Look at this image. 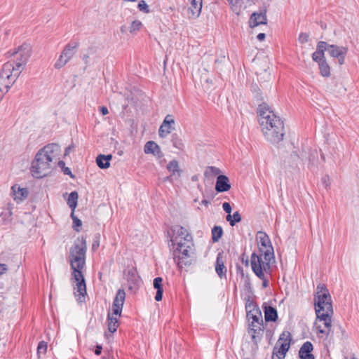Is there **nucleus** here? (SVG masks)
Wrapping results in <instances>:
<instances>
[{"label": "nucleus", "mask_w": 359, "mask_h": 359, "mask_svg": "<svg viewBox=\"0 0 359 359\" xmlns=\"http://www.w3.org/2000/svg\"><path fill=\"white\" fill-rule=\"evenodd\" d=\"M313 349V344L310 341H306L303 344L299 351V357L300 359H315V356L311 353Z\"/></svg>", "instance_id": "obj_20"}, {"label": "nucleus", "mask_w": 359, "mask_h": 359, "mask_svg": "<svg viewBox=\"0 0 359 359\" xmlns=\"http://www.w3.org/2000/svg\"><path fill=\"white\" fill-rule=\"evenodd\" d=\"M330 44H328L325 41H319L317 44L316 50H318L321 54L325 53V51L328 52V48Z\"/></svg>", "instance_id": "obj_36"}, {"label": "nucleus", "mask_w": 359, "mask_h": 359, "mask_svg": "<svg viewBox=\"0 0 359 359\" xmlns=\"http://www.w3.org/2000/svg\"><path fill=\"white\" fill-rule=\"evenodd\" d=\"M174 124L175 120L172 116L170 114L167 115L159 128L158 135L162 138L167 137L174 130Z\"/></svg>", "instance_id": "obj_13"}, {"label": "nucleus", "mask_w": 359, "mask_h": 359, "mask_svg": "<svg viewBox=\"0 0 359 359\" xmlns=\"http://www.w3.org/2000/svg\"><path fill=\"white\" fill-rule=\"evenodd\" d=\"M247 284H248V285H250V280H249L248 278V280H247Z\"/></svg>", "instance_id": "obj_63"}, {"label": "nucleus", "mask_w": 359, "mask_h": 359, "mask_svg": "<svg viewBox=\"0 0 359 359\" xmlns=\"http://www.w3.org/2000/svg\"><path fill=\"white\" fill-rule=\"evenodd\" d=\"M100 111L102 115H107L109 113L108 109L104 106L100 107Z\"/></svg>", "instance_id": "obj_49"}, {"label": "nucleus", "mask_w": 359, "mask_h": 359, "mask_svg": "<svg viewBox=\"0 0 359 359\" xmlns=\"http://www.w3.org/2000/svg\"><path fill=\"white\" fill-rule=\"evenodd\" d=\"M348 53V48L345 46H339L337 45L331 44L328 48V54L338 60L339 65L344 64L345 57Z\"/></svg>", "instance_id": "obj_11"}, {"label": "nucleus", "mask_w": 359, "mask_h": 359, "mask_svg": "<svg viewBox=\"0 0 359 359\" xmlns=\"http://www.w3.org/2000/svg\"><path fill=\"white\" fill-rule=\"evenodd\" d=\"M78 198L79 194L77 191H74L70 193L67 198V203L73 212L74 211L75 208L77 206Z\"/></svg>", "instance_id": "obj_29"}, {"label": "nucleus", "mask_w": 359, "mask_h": 359, "mask_svg": "<svg viewBox=\"0 0 359 359\" xmlns=\"http://www.w3.org/2000/svg\"><path fill=\"white\" fill-rule=\"evenodd\" d=\"M223 210L228 214L231 212V206L229 203L225 202L222 205Z\"/></svg>", "instance_id": "obj_47"}, {"label": "nucleus", "mask_w": 359, "mask_h": 359, "mask_svg": "<svg viewBox=\"0 0 359 359\" xmlns=\"http://www.w3.org/2000/svg\"><path fill=\"white\" fill-rule=\"evenodd\" d=\"M60 151V146L57 144H48L41 149L32 161L31 171L36 178L46 177L51 171V163L56 159Z\"/></svg>", "instance_id": "obj_5"}, {"label": "nucleus", "mask_w": 359, "mask_h": 359, "mask_svg": "<svg viewBox=\"0 0 359 359\" xmlns=\"http://www.w3.org/2000/svg\"><path fill=\"white\" fill-rule=\"evenodd\" d=\"M102 346L100 345H97L96 347H95V353L97 355H99L101 354L102 353Z\"/></svg>", "instance_id": "obj_50"}, {"label": "nucleus", "mask_w": 359, "mask_h": 359, "mask_svg": "<svg viewBox=\"0 0 359 359\" xmlns=\"http://www.w3.org/2000/svg\"><path fill=\"white\" fill-rule=\"evenodd\" d=\"M262 309L264 313V318L266 322H275L278 319L277 310L268 305L266 302H264L262 305Z\"/></svg>", "instance_id": "obj_21"}, {"label": "nucleus", "mask_w": 359, "mask_h": 359, "mask_svg": "<svg viewBox=\"0 0 359 359\" xmlns=\"http://www.w3.org/2000/svg\"><path fill=\"white\" fill-rule=\"evenodd\" d=\"M58 165L62 169L65 175H69L72 178H74V175L72 174L71 170L67 167H65V163L64 161H59Z\"/></svg>", "instance_id": "obj_40"}, {"label": "nucleus", "mask_w": 359, "mask_h": 359, "mask_svg": "<svg viewBox=\"0 0 359 359\" xmlns=\"http://www.w3.org/2000/svg\"><path fill=\"white\" fill-rule=\"evenodd\" d=\"M100 234L97 233L95 236V239L93 241V243L92 245V248L93 250H96L100 246Z\"/></svg>", "instance_id": "obj_45"}, {"label": "nucleus", "mask_w": 359, "mask_h": 359, "mask_svg": "<svg viewBox=\"0 0 359 359\" xmlns=\"http://www.w3.org/2000/svg\"><path fill=\"white\" fill-rule=\"evenodd\" d=\"M257 239L258 240L259 250L260 252L259 257L262 259V256H264V262L271 264V262L274 260V251L269 236L263 231H258Z\"/></svg>", "instance_id": "obj_8"}, {"label": "nucleus", "mask_w": 359, "mask_h": 359, "mask_svg": "<svg viewBox=\"0 0 359 359\" xmlns=\"http://www.w3.org/2000/svg\"><path fill=\"white\" fill-rule=\"evenodd\" d=\"M250 328L257 329V322L252 321L249 324V328L248 329H250Z\"/></svg>", "instance_id": "obj_52"}, {"label": "nucleus", "mask_w": 359, "mask_h": 359, "mask_svg": "<svg viewBox=\"0 0 359 359\" xmlns=\"http://www.w3.org/2000/svg\"><path fill=\"white\" fill-rule=\"evenodd\" d=\"M86 241L83 236L78 237L69 249V262L73 270L72 280L76 283L74 287V294L79 297L77 300L79 302H83L87 294L86 281L82 272L86 264Z\"/></svg>", "instance_id": "obj_1"}, {"label": "nucleus", "mask_w": 359, "mask_h": 359, "mask_svg": "<svg viewBox=\"0 0 359 359\" xmlns=\"http://www.w3.org/2000/svg\"><path fill=\"white\" fill-rule=\"evenodd\" d=\"M11 191L13 199L17 203L22 202L28 196V190L26 188H20L16 184L11 187Z\"/></svg>", "instance_id": "obj_22"}, {"label": "nucleus", "mask_w": 359, "mask_h": 359, "mask_svg": "<svg viewBox=\"0 0 359 359\" xmlns=\"http://www.w3.org/2000/svg\"><path fill=\"white\" fill-rule=\"evenodd\" d=\"M209 203H210V202L205 199H203L201 201L202 205H208Z\"/></svg>", "instance_id": "obj_57"}, {"label": "nucleus", "mask_w": 359, "mask_h": 359, "mask_svg": "<svg viewBox=\"0 0 359 359\" xmlns=\"http://www.w3.org/2000/svg\"><path fill=\"white\" fill-rule=\"evenodd\" d=\"M318 64L321 76L323 77H329L330 76V67L326 59L323 60V61Z\"/></svg>", "instance_id": "obj_28"}, {"label": "nucleus", "mask_w": 359, "mask_h": 359, "mask_svg": "<svg viewBox=\"0 0 359 359\" xmlns=\"http://www.w3.org/2000/svg\"><path fill=\"white\" fill-rule=\"evenodd\" d=\"M257 114L262 130L267 140L273 144L282 141L285 135L283 120L266 104L259 105Z\"/></svg>", "instance_id": "obj_4"}, {"label": "nucleus", "mask_w": 359, "mask_h": 359, "mask_svg": "<svg viewBox=\"0 0 359 359\" xmlns=\"http://www.w3.org/2000/svg\"><path fill=\"white\" fill-rule=\"evenodd\" d=\"M107 320L109 331L111 333L115 332L118 327V320L117 316L113 314V312L111 313H109Z\"/></svg>", "instance_id": "obj_27"}, {"label": "nucleus", "mask_w": 359, "mask_h": 359, "mask_svg": "<svg viewBox=\"0 0 359 359\" xmlns=\"http://www.w3.org/2000/svg\"><path fill=\"white\" fill-rule=\"evenodd\" d=\"M251 266L255 275L262 280V287L266 288L269 285V279L265 276L264 273H271V264L264 262V260L256 253L251 255Z\"/></svg>", "instance_id": "obj_7"}, {"label": "nucleus", "mask_w": 359, "mask_h": 359, "mask_svg": "<svg viewBox=\"0 0 359 359\" xmlns=\"http://www.w3.org/2000/svg\"><path fill=\"white\" fill-rule=\"evenodd\" d=\"M314 296L316 314L314 329L316 332L328 336L332 327L331 316L333 314V309L331 296L326 285H318Z\"/></svg>", "instance_id": "obj_3"}, {"label": "nucleus", "mask_w": 359, "mask_h": 359, "mask_svg": "<svg viewBox=\"0 0 359 359\" xmlns=\"http://www.w3.org/2000/svg\"><path fill=\"white\" fill-rule=\"evenodd\" d=\"M124 1H130V2H135L137 0H123Z\"/></svg>", "instance_id": "obj_62"}, {"label": "nucleus", "mask_w": 359, "mask_h": 359, "mask_svg": "<svg viewBox=\"0 0 359 359\" xmlns=\"http://www.w3.org/2000/svg\"><path fill=\"white\" fill-rule=\"evenodd\" d=\"M170 241L175 248L174 256L178 257L177 264L182 267L183 259L189 257V252L194 246L191 235L188 230L180 225H175L170 228Z\"/></svg>", "instance_id": "obj_6"}, {"label": "nucleus", "mask_w": 359, "mask_h": 359, "mask_svg": "<svg viewBox=\"0 0 359 359\" xmlns=\"http://www.w3.org/2000/svg\"><path fill=\"white\" fill-rule=\"evenodd\" d=\"M257 38L259 41H263L264 40V39L266 38V34L264 33H259L257 36Z\"/></svg>", "instance_id": "obj_51"}, {"label": "nucleus", "mask_w": 359, "mask_h": 359, "mask_svg": "<svg viewBox=\"0 0 359 359\" xmlns=\"http://www.w3.org/2000/svg\"><path fill=\"white\" fill-rule=\"evenodd\" d=\"M12 210H13V205L11 204V203H8L6 210H7V211H9V210L12 211Z\"/></svg>", "instance_id": "obj_56"}, {"label": "nucleus", "mask_w": 359, "mask_h": 359, "mask_svg": "<svg viewBox=\"0 0 359 359\" xmlns=\"http://www.w3.org/2000/svg\"><path fill=\"white\" fill-rule=\"evenodd\" d=\"M168 170L172 174V176H177L180 177L182 172L179 166V163L177 160L170 161L167 165Z\"/></svg>", "instance_id": "obj_26"}, {"label": "nucleus", "mask_w": 359, "mask_h": 359, "mask_svg": "<svg viewBox=\"0 0 359 359\" xmlns=\"http://www.w3.org/2000/svg\"><path fill=\"white\" fill-rule=\"evenodd\" d=\"M71 217L73 220L74 229H75L76 231L79 232L80 231L79 227L81 226V225H82L81 220L79 219L77 217H76L74 215V213L73 211L71 213Z\"/></svg>", "instance_id": "obj_35"}, {"label": "nucleus", "mask_w": 359, "mask_h": 359, "mask_svg": "<svg viewBox=\"0 0 359 359\" xmlns=\"http://www.w3.org/2000/svg\"><path fill=\"white\" fill-rule=\"evenodd\" d=\"M309 35L307 33H301L299 36L298 40L301 43H305L308 42Z\"/></svg>", "instance_id": "obj_44"}, {"label": "nucleus", "mask_w": 359, "mask_h": 359, "mask_svg": "<svg viewBox=\"0 0 359 359\" xmlns=\"http://www.w3.org/2000/svg\"><path fill=\"white\" fill-rule=\"evenodd\" d=\"M232 10L237 13L240 11L241 0H227Z\"/></svg>", "instance_id": "obj_37"}, {"label": "nucleus", "mask_w": 359, "mask_h": 359, "mask_svg": "<svg viewBox=\"0 0 359 359\" xmlns=\"http://www.w3.org/2000/svg\"><path fill=\"white\" fill-rule=\"evenodd\" d=\"M79 46V43L78 41H70L68 43L55 62V68L59 69L63 67L75 55Z\"/></svg>", "instance_id": "obj_10"}, {"label": "nucleus", "mask_w": 359, "mask_h": 359, "mask_svg": "<svg viewBox=\"0 0 359 359\" xmlns=\"http://www.w3.org/2000/svg\"><path fill=\"white\" fill-rule=\"evenodd\" d=\"M142 26L143 25L140 20H133L129 27V32L133 34H135L138 31L141 29Z\"/></svg>", "instance_id": "obj_32"}, {"label": "nucleus", "mask_w": 359, "mask_h": 359, "mask_svg": "<svg viewBox=\"0 0 359 359\" xmlns=\"http://www.w3.org/2000/svg\"><path fill=\"white\" fill-rule=\"evenodd\" d=\"M246 313L255 312V310H260L257 305L252 300L248 299L245 304Z\"/></svg>", "instance_id": "obj_34"}, {"label": "nucleus", "mask_w": 359, "mask_h": 359, "mask_svg": "<svg viewBox=\"0 0 359 359\" xmlns=\"http://www.w3.org/2000/svg\"><path fill=\"white\" fill-rule=\"evenodd\" d=\"M312 59L313 61L316 62L317 63H319L321 61H323V60H325V53L321 54V53L316 50L312 54Z\"/></svg>", "instance_id": "obj_39"}, {"label": "nucleus", "mask_w": 359, "mask_h": 359, "mask_svg": "<svg viewBox=\"0 0 359 359\" xmlns=\"http://www.w3.org/2000/svg\"><path fill=\"white\" fill-rule=\"evenodd\" d=\"M190 6L188 8L189 18H197L201 12L203 0H189Z\"/></svg>", "instance_id": "obj_18"}, {"label": "nucleus", "mask_w": 359, "mask_h": 359, "mask_svg": "<svg viewBox=\"0 0 359 359\" xmlns=\"http://www.w3.org/2000/svg\"><path fill=\"white\" fill-rule=\"evenodd\" d=\"M264 330V327L263 323L257 324V329H248V333L251 335L252 340L255 344H257V343L262 340Z\"/></svg>", "instance_id": "obj_23"}, {"label": "nucleus", "mask_w": 359, "mask_h": 359, "mask_svg": "<svg viewBox=\"0 0 359 359\" xmlns=\"http://www.w3.org/2000/svg\"><path fill=\"white\" fill-rule=\"evenodd\" d=\"M137 8L139 9L140 11L143 12L144 13H149L150 12L148 5L144 0H141L139 1L137 4Z\"/></svg>", "instance_id": "obj_38"}, {"label": "nucleus", "mask_w": 359, "mask_h": 359, "mask_svg": "<svg viewBox=\"0 0 359 359\" xmlns=\"http://www.w3.org/2000/svg\"><path fill=\"white\" fill-rule=\"evenodd\" d=\"M171 142L174 147L178 149H182L184 144L182 140L180 138L177 134L174 133L172 135Z\"/></svg>", "instance_id": "obj_33"}, {"label": "nucleus", "mask_w": 359, "mask_h": 359, "mask_svg": "<svg viewBox=\"0 0 359 359\" xmlns=\"http://www.w3.org/2000/svg\"><path fill=\"white\" fill-rule=\"evenodd\" d=\"M223 234L222 228L219 226H215L212 229V239L214 242L218 241Z\"/></svg>", "instance_id": "obj_31"}, {"label": "nucleus", "mask_w": 359, "mask_h": 359, "mask_svg": "<svg viewBox=\"0 0 359 359\" xmlns=\"http://www.w3.org/2000/svg\"><path fill=\"white\" fill-rule=\"evenodd\" d=\"M351 359H357V358H355V357H352Z\"/></svg>", "instance_id": "obj_64"}, {"label": "nucleus", "mask_w": 359, "mask_h": 359, "mask_svg": "<svg viewBox=\"0 0 359 359\" xmlns=\"http://www.w3.org/2000/svg\"><path fill=\"white\" fill-rule=\"evenodd\" d=\"M163 278L161 277H156L154 280V287L156 289V294L155 300L159 302L162 300L163 289L162 285Z\"/></svg>", "instance_id": "obj_25"}, {"label": "nucleus", "mask_w": 359, "mask_h": 359, "mask_svg": "<svg viewBox=\"0 0 359 359\" xmlns=\"http://www.w3.org/2000/svg\"><path fill=\"white\" fill-rule=\"evenodd\" d=\"M69 149H70V147H68V148L66 149L65 155H67L68 154Z\"/></svg>", "instance_id": "obj_61"}, {"label": "nucleus", "mask_w": 359, "mask_h": 359, "mask_svg": "<svg viewBox=\"0 0 359 359\" xmlns=\"http://www.w3.org/2000/svg\"><path fill=\"white\" fill-rule=\"evenodd\" d=\"M112 158V156L111 154L109 155H103L100 154L96 158V163L99 168L102 169L108 168L110 166V160Z\"/></svg>", "instance_id": "obj_24"}, {"label": "nucleus", "mask_w": 359, "mask_h": 359, "mask_svg": "<svg viewBox=\"0 0 359 359\" xmlns=\"http://www.w3.org/2000/svg\"><path fill=\"white\" fill-rule=\"evenodd\" d=\"M144 151L147 154H151L158 158H161L163 156L160 147L154 141H149L145 144Z\"/></svg>", "instance_id": "obj_19"}, {"label": "nucleus", "mask_w": 359, "mask_h": 359, "mask_svg": "<svg viewBox=\"0 0 359 359\" xmlns=\"http://www.w3.org/2000/svg\"><path fill=\"white\" fill-rule=\"evenodd\" d=\"M267 23L266 9L261 11L260 12H254L249 20L250 27L254 28L260 25H266Z\"/></svg>", "instance_id": "obj_14"}, {"label": "nucleus", "mask_w": 359, "mask_h": 359, "mask_svg": "<svg viewBox=\"0 0 359 359\" xmlns=\"http://www.w3.org/2000/svg\"><path fill=\"white\" fill-rule=\"evenodd\" d=\"M208 170H210V173L212 174L213 175H219L221 172V170L218 168L214 166L208 167Z\"/></svg>", "instance_id": "obj_46"}, {"label": "nucleus", "mask_w": 359, "mask_h": 359, "mask_svg": "<svg viewBox=\"0 0 359 359\" xmlns=\"http://www.w3.org/2000/svg\"><path fill=\"white\" fill-rule=\"evenodd\" d=\"M233 220L231 221V226H234L236 223L240 222L242 219L241 214L236 211L232 215Z\"/></svg>", "instance_id": "obj_42"}, {"label": "nucleus", "mask_w": 359, "mask_h": 359, "mask_svg": "<svg viewBox=\"0 0 359 359\" xmlns=\"http://www.w3.org/2000/svg\"><path fill=\"white\" fill-rule=\"evenodd\" d=\"M88 58H89V56L88 55H84L83 57V61L85 62L86 64L88 63Z\"/></svg>", "instance_id": "obj_55"}, {"label": "nucleus", "mask_w": 359, "mask_h": 359, "mask_svg": "<svg viewBox=\"0 0 359 359\" xmlns=\"http://www.w3.org/2000/svg\"><path fill=\"white\" fill-rule=\"evenodd\" d=\"M31 47L29 44H22L13 53L15 61L6 62L0 71V98H3L12 85L15 82L25 68L31 56Z\"/></svg>", "instance_id": "obj_2"}, {"label": "nucleus", "mask_w": 359, "mask_h": 359, "mask_svg": "<svg viewBox=\"0 0 359 359\" xmlns=\"http://www.w3.org/2000/svg\"><path fill=\"white\" fill-rule=\"evenodd\" d=\"M125 275L130 290H132L133 287L139 285L140 282V277L138 275L137 269L135 268L132 267L131 269H128L125 272Z\"/></svg>", "instance_id": "obj_15"}, {"label": "nucleus", "mask_w": 359, "mask_h": 359, "mask_svg": "<svg viewBox=\"0 0 359 359\" xmlns=\"http://www.w3.org/2000/svg\"><path fill=\"white\" fill-rule=\"evenodd\" d=\"M178 178L179 177H177V176H172V174H171L170 176H168L165 178V180L172 182L173 179L177 180Z\"/></svg>", "instance_id": "obj_53"}, {"label": "nucleus", "mask_w": 359, "mask_h": 359, "mask_svg": "<svg viewBox=\"0 0 359 359\" xmlns=\"http://www.w3.org/2000/svg\"><path fill=\"white\" fill-rule=\"evenodd\" d=\"M291 341V334L289 332H283L273 348L272 359H284L288 351Z\"/></svg>", "instance_id": "obj_9"}, {"label": "nucleus", "mask_w": 359, "mask_h": 359, "mask_svg": "<svg viewBox=\"0 0 359 359\" xmlns=\"http://www.w3.org/2000/svg\"><path fill=\"white\" fill-rule=\"evenodd\" d=\"M126 299V292L123 289H119L114 299L112 312L115 316H121L123 306Z\"/></svg>", "instance_id": "obj_12"}, {"label": "nucleus", "mask_w": 359, "mask_h": 359, "mask_svg": "<svg viewBox=\"0 0 359 359\" xmlns=\"http://www.w3.org/2000/svg\"><path fill=\"white\" fill-rule=\"evenodd\" d=\"M238 269L241 271V273L242 276H244V273H243V268H242V267H241V266H238Z\"/></svg>", "instance_id": "obj_59"}, {"label": "nucleus", "mask_w": 359, "mask_h": 359, "mask_svg": "<svg viewBox=\"0 0 359 359\" xmlns=\"http://www.w3.org/2000/svg\"><path fill=\"white\" fill-rule=\"evenodd\" d=\"M8 271V266L5 264H0V276Z\"/></svg>", "instance_id": "obj_48"}, {"label": "nucleus", "mask_w": 359, "mask_h": 359, "mask_svg": "<svg viewBox=\"0 0 359 359\" xmlns=\"http://www.w3.org/2000/svg\"><path fill=\"white\" fill-rule=\"evenodd\" d=\"M126 27L125 25L121 26V32H123V33L125 32H126Z\"/></svg>", "instance_id": "obj_58"}, {"label": "nucleus", "mask_w": 359, "mask_h": 359, "mask_svg": "<svg viewBox=\"0 0 359 359\" xmlns=\"http://www.w3.org/2000/svg\"><path fill=\"white\" fill-rule=\"evenodd\" d=\"M226 220L229 222V224H231V221L233 220V217H232V215H231V213L230 214H228V215L226 216Z\"/></svg>", "instance_id": "obj_54"}, {"label": "nucleus", "mask_w": 359, "mask_h": 359, "mask_svg": "<svg viewBox=\"0 0 359 359\" xmlns=\"http://www.w3.org/2000/svg\"><path fill=\"white\" fill-rule=\"evenodd\" d=\"M47 351V343L44 341H41L39 343L38 347H37V353L38 355L40 354H45Z\"/></svg>", "instance_id": "obj_41"}, {"label": "nucleus", "mask_w": 359, "mask_h": 359, "mask_svg": "<svg viewBox=\"0 0 359 359\" xmlns=\"http://www.w3.org/2000/svg\"><path fill=\"white\" fill-rule=\"evenodd\" d=\"M247 318L248 320L252 319V321L257 322V324L263 323L262 312L260 310H255V312L247 313Z\"/></svg>", "instance_id": "obj_30"}, {"label": "nucleus", "mask_w": 359, "mask_h": 359, "mask_svg": "<svg viewBox=\"0 0 359 359\" xmlns=\"http://www.w3.org/2000/svg\"><path fill=\"white\" fill-rule=\"evenodd\" d=\"M293 155H294V156H297V157H298V158H304V156H303L302 155L299 156V155H297V154H296V152H293L292 156H293Z\"/></svg>", "instance_id": "obj_60"}, {"label": "nucleus", "mask_w": 359, "mask_h": 359, "mask_svg": "<svg viewBox=\"0 0 359 359\" xmlns=\"http://www.w3.org/2000/svg\"><path fill=\"white\" fill-rule=\"evenodd\" d=\"M12 215H13L12 211L5 210L1 213L0 217L2 218L3 220L10 222L11 220V217Z\"/></svg>", "instance_id": "obj_43"}, {"label": "nucleus", "mask_w": 359, "mask_h": 359, "mask_svg": "<svg viewBox=\"0 0 359 359\" xmlns=\"http://www.w3.org/2000/svg\"><path fill=\"white\" fill-rule=\"evenodd\" d=\"M231 189V184L228 177L219 175L217 177L215 190L217 193L228 191Z\"/></svg>", "instance_id": "obj_17"}, {"label": "nucleus", "mask_w": 359, "mask_h": 359, "mask_svg": "<svg viewBox=\"0 0 359 359\" xmlns=\"http://www.w3.org/2000/svg\"><path fill=\"white\" fill-rule=\"evenodd\" d=\"M225 257L224 252H219L217 254L215 262V271L220 278L226 276V268L224 266Z\"/></svg>", "instance_id": "obj_16"}]
</instances>
